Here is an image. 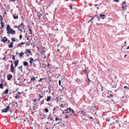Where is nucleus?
Masks as SVG:
<instances>
[{
    "mask_svg": "<svg viewBox=\"0 0 129 129\" xmlns=\"http://www.w3.org/2000/svg\"><path fill=\"white\" fill-rule=\"evenodd\" d=\"M70 117V116H68V115H66V116L65 117V118H68V119Z\"/></svg>",
    "mask_w": 129,
    "mask_h": 129,
    "instance_id": "40",
    "label": "nucleus"
},
{
    "mask_svg": "<svg viewBox=\"0 0 129 129\" xmlns=\"http://www.w3.org/2000/svg\"><path fill=\"white\" fill-rule=\"evenodd\" d=\"M35 80V77L33 76L32 78H31V81H34Z\"/></svg>",
    "mask_w": 129,
    "mask_h": 129,
    "instance_id": "23",
    "label": "nucleus"
},
{
    "mask_svg": "<svg viewBox=\"0 0 129 129\" xmlns=\"http://www.w3.org/2000/svg\"><path fill=\"white\" fill-rule=\"evenodd\" d=\"M28 27L29 30L30 31V30H31V29H30L29 26V25H28Z\"/></svg>",
    "mask_w": 129,
    "mask_h": 129,
    "instance_id": "60",
    "label": "nucleus"
},
{
    "mask_svg": "<svg viewBox=\"0 0 129 129\" xmlns=\"http://www.w3.org/2000/svg\"><path fill=\"white\" fill-rule=\"evenodd\" d=\"M16 0H9V2H15Z\"/></svg>",
    "mask_w": 129,
    "mask_h": 129,
    "instance_id": "51",
    "label": "nucleus"
},
{
    "mask_svg": "<svg viewBox=\"0 0 129 129\" xmlns=\"http://www.w3.org/2000/svg\"><path fill=\"white\" fill-rule=\"evenodd\" d=\"M3 20V17L0 15V21L2 22Z\"/></svg>",
    "mask_w": 129,
    "mask_h": 129,
    "instance_id": "22",
    "label": "nucleus"
},
{
    "mask_svg": "<svg viewBox=\"0 0 129 129\" xmlns=\"http://www.w3.org/2000/svg\"><path fill=\"white\" fill-rule=\"evenodd\" d=\"M13 16L15 19H17L18 18V15L17 14H13Z\"/></svg>",
    "mask_w": 129,
    "mask_h": 129,
    "instance_id": "7",
    "label": "nucleus"
},
{
    "mask_svg": "<svg viewBox=\"0 0 129 129\" xmlns=\"http://www.w3.org/2000/svg\"><path fill=\"white\" fill-rule=\"evenodd\" d=\"M124 88L126 89H129V88L127 87V86H124Z\"/></svg>",
    "mask_w": 129,
    "mask_h": 129,
    "instance_id": "39",
    "label": "nucleus"
},
{
    "mask_svg": "<svg viewBox=\"0 0 129 129\" xmlns=\"http://www.w3.org/2000/svg\"><path fill=\"white\" fill-rule=\"evenodd\" d=\"M46 51L45 50H42V51H41V53L42 54H43Z\"/></svg>",
    "mask_w": 129,
    "mask_h": 129,
    "instance_id": "36",
    "label": "nucleus"
},
{
    "mask_svg": "<svg viewBox=\"0 0 129 129\" xmlns=\"http://www.w3.org/2000/svg\"><path fill=\"white\" fill-rule=\"evenodd\" d=\"M51 98V96H47V98L46 99V101H49Z\"/></svg>",
    "mask_w": 129,
    "mask_h": 129,
    "instance_id": "18",
    "label": "nucleus"
},
{
    "mask_svg": "<svg viewBox=\"0 0 129 129\" xmlns=\"http://www.w3.org/2000/svg\"><path fill=\"white\" fill-rule=\"evenodd\" d=\"M67 112H66V113H70L71 112V108L70 107L69 108H68L67 109Z\"/></svg>",
    "mask_w": 129,
    "mask_h": 129,
    "instance_id": "9",
    "label": "nucleus"
},
{
    "mask_svg": "<svg viewBox=\"0 0 129 129\" xmlns=\"http://www.w3.org/2000/svg\"><path fill=\"white\" fill-rule=\"evenodd\" d=\"M58 120V118L57 117H56L55 119V121H57Z\"/></svg>",
    "mask_w": 129,
    "mask_h": 129,
    "instance_id": "47",
    "label": "nucleus"
},
{
    "mask_svg": "<svg viewBox=\"0 0 129 129\" xmlns=\"http://www.w3.org/2000/svg\"><path fill=\"white\" fill-rule=\"evenodd\" d=\"M95 16V18L97 17L98 20V21L100 20V19L101 18L99 16H98V15H96Z\"/></svg>",
    "mask_w": 129,
    "mask_h": 129,
    "instance_id": "20",
    "label": "nucleus"
},
{
    "mask_svg": "<svg viewBox=\"0 0 129 129\" xmlns=\"http://www.w3.org/2000/svg\"><path fill=\"white\" fill-rule=\"evenodd\" d=\"M44 99L43 100H42L40 102L41 103V105L43 104L44 103Z\"/></svg>",
    "mask_w": 129,
    "mask_h": 129,
    "instance_id": "28",
    "label": "nucleus"
},
{
    "mask_svg": "<svg viewBox=\"0 0 129 129\" xmlns=\"http://www.w3.org/2000/svg\"><path fill=\"white\" fill-rule=\"evenodd\" d=\"M106 121H108V122H109L110 120V119L109 118H106Z\"/></svg>",
    "mask_w": 129,
    "mask_h": 129,
    "instance_id": "38",
    "label": "nucleus"
},
{
    "mask_svg": "<svg viewBox=\"0 0 129 129\" xmlns=\"http://www.w3.org/2000/svg\"><path fill=\"white\" fill-rule=\"evenodd\" d=\"M23 25V23H22L21 24H20L19 25H20V27H22Z\"/></svg>",
    "mask_w": 129,
    "mask_h": 129,
    "instance_id": "48",
    "label": "nucleus"
},
{
    "mask_svg": "<svg viewBox=\"0 0 129 129\" xmlns=\"http://www.w3.org/2000/svg\"><path fill=\"white\" fill-rule=\"evenodd\" d=\"M30 33H29L30 34H32V30H30Z\"/></svg>",
    "mask_w": 129,
    "mask_h": 129,
    "instance_id": "63",
    "label": "nucleus"
},
{
    "mask_svg": "<svg viewBox=\"0 0 129 129\" xmlns=\"http://www.w3.org/2000/svg\"><path fill=\"white\" fill-rule=\"evenodd\" d=\"M122 8L123 10L124 9H126V5H125V6H122Z\"/></svg>",
    "mask_w": 129,
    "mask_h": 129,
    "instance_id": "21",
    "label": "nucleus"
},
{
    "mask_svg": "<svg viewBox=\"0 0 129 129\" xmlns=\"http://www.w3.org/2000/svg\"><path fill=\"white\" fill-rule=\"evenodd\" d=\"M10 107L8 105L7 106L6 108L2 110V112H6L9 111V109H10Z\"/></svg>",
    "mask_w": 129,
    "mask_h": 129,
    "instance_id": "1",
    "label": "nucleus"
},
{
    "mask_svg": "<svg viewBox=\"0 0 129 129\" xmlns=\"http://www.w3.org/2000/svg\"><path fill=\"white\" fill-rule=\"evenodd\" d=\"M39 97L40 98H42L43 97V95H41L40 94H39Z\"/></svg>",
    "mask_w": 129,
    "mask_h": 129,
    "instance_id": "35",
    "label": "nucleus"
},
{
    "mask_svg": "<svg viewBox=\"0 0 129 129\" xmlns=\"http://www.w3.org/2000/svg\"><path fill=\"white\" fill-rule=\"evenodd\" d=\"M59 83V84L60 86H61V81L60 80H59V81L58 82Z\"/></svg>",
    "mask_w": 129,
    "mask_h": 129,
    "instance_id": "42",
    "label": "nucleus"
},
{
    "mask_svg": "<svg viewBox=\"0 0 129 129\" xmlns=\"http://www.w3.org/2000/svg\"><path fill=\"white\" fill-rule=\"evenodd\" d=\"M47 62V65H46H46L47 67H49L50 65V63H48V62Z\"/></svg>",
    "mask_w": 129,
    "mask_h": 129,
    "instance_id": "44",
    "label": "nucleus"
},
{
    "mask_svg": "<svg viewBox=\"0 0 129 129\" xmlns=\"http://www.w3.org/2000/svg\"><path fill=\"white\" fill-rule=\"evenodd\" d=\"M8 92V89H6V90L4 91V93L5 94H7Z\"/></svg>",
    "mask_w": 129,
    "mask_h": 129,
    "instance_id": "25",
    "label": "nucleus"
},
{
    "mask_svg": "<svg viewBox=\"0 0 129 129\" xmlns=\"http://www.w3.org/2000/svg\"><path fill=\"white\" fill-rule=\"evenodd\" d=\"M3 84L2 83H1L0 84V88L1 89H3V87L2 86Z\"/></svg>",
    "mask_w": 129,
    "mask_h": 129,
    "instance_id": "34",
    "label": "nucleus"
},
{
    "mask_svg": "<svg viewBox=\"0 0 129 129\" xmlns=\"http://www.w3.org/2000/svg\"><path fill=\"white\" fill-rule=\"evenodd\" d=\"M114 1L116 2H119V0H114Z\"/></svg>",
    "mask_w": 129,
    "mask_h": 129,
    "instance_id": "59",
    "label": "nucleus"
},
{
    "mask_svg": "<svg viewBox=\"0 0 129 129\" xmlns=\"http://www.w3.org/2000/svg\"><path fill=\"white\" fill-rule=\"evenodd\" d=\"M67 109H65V110H64L63 111L62 113L63 114L64 113H66V112H67Z\"/></svg>",
    "mask_w": 129,
    "mask_h": 129,
    "instance_id": "29",
    "label": "nucleus"
},
{
    "mask_svg": "<svg viewBox=\"0 0 129 129\" xmlns=\"http://www.w3.org/2000/svg\"><path fill=\"white\" fill-rule=\"evenodd\" d=\"M7 41L8 39L6 37H3L2 40L1 41V42H3L4 43H5Z\"/></svg>",
    "mask_w": 129,
    "mask_h": 129,
    "instance_id": "6",
    "label": "nucleus"
},
{
    "mask_svg": "<svg viewBox=\"0 0 129 129\" xmlns=\"http://www.w3.org/2000/svg\"><path fill=\"white\" fill-rule=\"evenodd\" d=\"M1 27L3 28V27H4V25L2 21L1 22Z\"/></svg>",
    "mask_w": 129,
    "mask_h": 129,
    "instance_id": "37",
    "label": "nucleus"
},
{
    "mask_svg": "<svg viewBox=\"0 0 129 129\" xmlns=\"http://www.w3.org/2000/svg\"><path fill=\"white\" fill-rule=\"evenodd\" d=\"M13 43L12 42L10 43V44L9 45V47L10 48H13Z\"/></svg>",
    "mask_w": 129,
    "mask_h": 129,
    "instance_id": "10",
    "label": "nucleus"
},
{
    "mask_svg": "<svg viewBox=\"0 0 129 129\" xmlns=\"http://www.w3.org/2000/svg\"><path fill=\"white\" fill-rule=\"evenodd\" d=\"M11 67H14V66H13V62H12L11 65Z\"/></svg>",
    "mask_w": 129,
    "mask_h": 129,
    "instance_id": "50",
    "label": "nucleus"
},
{
    "mask_svg": "<svg viewBox=\"0 0 129 129\" xmlns=\"http://www.w3.org/2000/svg\"><path fill=\"white\" fill-rule=\"evenodd\" d=\"M105 15L104 14H100V16H99L101 18L103 19L105 18Z\"/></svg>",
    "mask_w": 129,
    "mask_h": 129,
    "instance_id": "11",
    "label": "nucleus"
},
{
    "mask_svg": "<svg viewBox=\"0 0 129 129\" xmlns=\"http://www.w3.org/2000/svg\"><path fill=\"white\" fill-rule=\"evenodd\" d=\"M23 119H21V120H19V124L20 125H24L23 124Z\"/></svg>",
    "mask_w": 129,
    "mask_h": 129,
    "instance_id": "8",
    "label": "nucleus"
},
{
    "mask_svg": "<svg viewBox=\"0 0 129 129\" xmlns=\"http://www.w3.org/2000/svg\"><path fill=\"white\" fill-rule=\"evenodd\" d=\"M7 31H10L11 29V28L10 27L9 25H8L6 28Z\"/></svg>",
    "mask_w": 129,
    "mask_h": 129,
    "instance_id": "15",
    "label": "nucleus"
},
{
    "mask_svg": "<svg viewBox=\"0 0 129 129\" xmlns=\"http://www.w3.org/2000/svg\"><path fill=\"white\" fill-rule=\"evenodd\" d=\"M14 27L15 28L17 27L18 28V27H20V25H19L18 26L15 25Z\"/></svg>",
    "mask_w": 129,
    "mask_h": 129,
    "instance_id": "49",
    "label": "nucleus"
},
{
    "mask_svg": "<svg viewBox=\"0 0 129 129\" xmlns=\"http://www.w3.org/2000/svg\"><path fill=\"white\" fill-rule=\"evenodd\" d=\"M30 60L32 62H33L34 61V59L32 57H30Z\"/></svg>",
    "mask_w": 129,
    "mask_h": 129,
    "instance_id": "41",
    "label": "nucleus"
},
{
    "mask_svg": "<svg viewBox=\"0 0 129 129\" xmlns=\"http://www.w3.org/2000/svg\"><path fill=\"white\" fill-rule=\"evenodd\" d=\"M22 46V45L21 44V43H19L17 45V46L16 47H14V48H17L19 47H21Z\"/></svg>",
    "mask_w": 129,
    "mask_h": 129,
    "instance_id": "17",
    "label": "nucleus"
},
{
    "mask_svg": "<svg viewBox=\"0 0 129 129\" xmlns=\"http://www.w3.org/2000/svg\"><path fill=\"white\" fill-rule=\"evenodd\" d=\"M69 7L71 9H73V8L72 7V5H70L69 6Z\"/></svg>",
    "mask_w": 129,
    "mask_h": 129,
    "instance_id": "56",
    "label": "nucleus"
},
{
    "mask_svg": "<svg viewBox=\"0 0 129 129\" xmlns=\"http://www.w3.org/2000/svg\"><path fill=\"white\" fill-rule=\"evenodd\" d=\"M7 34L11 33L12 34L15 35L16 33V32L15 30H13L11 29L10 31H7Z\"/></svg>",
    "mask_w": 129,
    "mask_h": 129,
    "instance_id": "3",
    "label": "nucleus"
},
{
    "mask_svg": "<svg viewBox=\"0 0 129 129\" xmlns=\"http://www.w3.org/2000/svg\"><path fill=\"white\" fill-rule=\"evenodd\" d=\"M13 56L12 57V59L14 60H15V56L14 55H13Z\"/></svg>",
    "mask_w": 129,
    "mask_h": 129,
    "instance_id": "45",
    "label": "nucleus"
},
{
    "mask_svg": "<svg viewBox=\"0 0 129 129\" xmlns=\"http://www.w3.org/2000/svg\"><path fill=\"white\" fill-rule=\"evenodd\" d=\"M126 3V2H122V4H121V6H125L124 4Z\"/></svg>",
    "mask_w": 129,
    "mask_h": 129,
    "instance_id": "32",
    "label": "nucleus"
},
{
    "mask_svg": "<svg viewBox=\"0 0 129 129\" xmlns=\"http://www.w3.org/2000/svg\"><path fill=\"white\" fill-rule=\"evenodd\" d=\"M21 44L22 45L23 44H24L25 43V42H21Z\"/></svg>",
    "mask_w": 129,
    "mask_h": 129,
    "instance_id": "61",
    "label": "nucleus"
},
{
    "mask_svg": "<svg viewBox=\"0 0 129 129\" xmlns=\"http://www.w3.org/2000/svg\"><path fill=\"white\" fill-rule=\"evenodd\" d=\"M30 49L28 50H27V52H28L29 53H30L31 52V51H30Z\"/></svg>",
    "mask_w": 129,
    "mask_h": 129,
    "instance_id": "43",
    "label": "nucleus"
},
{
    "mask_svg": "<svg viewBox=\"0 0 129 129\" xmlns=\"http://www.w3.org/2000/svg\"><path fill=\"white\" fill-rule=\"evenodd\" d=\"M47 119H48L50 121L54 120L53 119V117L52 116L51 114H50L49 115L48 117L47 118Z\"/></svg>",
    "mask_w": 129,
    "mask_h": 129,
    "instance_id": "4",
    "label": "nucleus"
},
{
    "mask_svg": "<svg viewBox=\"0 0 129 129\" xmlns=\"http://www.w3.org/2000/svg\"><path fill=\"white\" fill-rule=\"evenodd\" d=\"M22 37V35H20L19 36V38H20V39H21Z\"/></svg>",
    "mask_w": 129,
    "mask_h": 129,
    "instance_id": "52",
    "label": "nucleus"
},
{
    "mask_svg": "<svg viewBox=\"0 0 129 129\" xmlns=\"http://www.w3.org/2000/svg\"><path fill=\"white\" fill-rule=\"evenodd\" d=\"M80 112L81 114H83V115H84L85 114V113L84 111H81Z\"/></svg>",
    "mask_w": 129,
    "mask_h": 129,
    "instance_id": "27",
    "label": "nucleus"
},
{
    "mask_svg": "<svg viewBox=\"0 0 129 129\" xmlns=\"http://www.w3.org/2000/svg\"><path fill=\"white\" fill-rule=\"evenodd\" d=\"M23 124L25 125V124H27V123L26 121H27V123H29L30 122V120L28 119V118H26L25 119H23Z\"/></svg>",
    "mask_w": 129,
    "mask_h": 129,
    "instance_id": "2",
    "label": "nucleus"
},
{
    "mask_svg": "<svg viewBox=\"0 0 129 129\" xmlns=\"http://www.w3.org/2000/svg\"><path fill=\"white\" fill-rule=\"evenodd\" d=\"M11 71V72L13 73L14 72V67H11L10 68Z\"/></svg>",
    "mask_w": 129,
    "mask_h": 129,
    "instance_id": "16",
    "label": "nucleus"
},
{
    "mask_svg": "<svg viewBox=\"0 0 129 129\" xmlns=\"http://www.w3.org/2000/svg\"><path fill=\"white\" fill-rule=\"evenodd\" d=\"M62 119L60 118H58V120H59V121H61Z\"/></svg>",
    "mask_w": 129,
    "mask_h": 129,
    "instance_id": "64",
    "label": "nucleus"
},
{
    "mask_svg": "<svg viewBox=\"0 0 129 129\" xmlns=\"http://www.w3.org/2000/svg\"><path fill=\"white\" fill-rule=\"evenodd\" d=\"M24 53H22V52H21V53H20V57H22L24 54Z\"/></svg>",
    "mask_w": 129,
    "mask_h": 129,
    "instance_id": "26",
    "label": "nucleus"
},
{
    "mask_svg": "<svg viewBox=\"0 0 129 129\" xmlns=\"http://www.w3.org/2000/svg\"><path fill=\"white\" fill-rule=\"evenodd\" d=\"M80 81V80L79 79H76V81H77L78 83L79 81Z\"/></svg>",
    "mask_w": 129,
    "mask_h": 129,
    "instance_id": "46",
    "label": "nucleus"
},
{
    "mask_svg": "<svg viewBox=\"0 0 129 129\" xmlns=\"http://www.w3.org/2000/svg\"><path fill=\"white\" fill-rule=\"evenodd\" d=\"M57 107H54L53 108V111H54V110H55L56 109V108Z\"/></svg>",
    "mask_w": 129,
    "mask_h": 129,
    "instance_id": "57",
    "label": "nucleus"
},
{
    "mask_svg": "<svg viewBox=\"0 0 129 129\" xmlns=\"http://www.w3.org/2000/svg\"><path fill=\"white\" fill-rule=\"evenodd\" d=\"M113 95L111 94H110V96H108V95L107 96V97H108L109 98H110L111 97L113 98Z\"/></svg>",
    "mask_w": 129,
    "mask_h": 129,
    "instance_id": "31",
    "label": "nucleus"
},
{
    "mask_svg": "<svg viewBox=\"0 0 129 129\" xmlns=\"http://www.w3.org/2000/svg\"><path fill=\"white\" fill-rule=\"evenodd\" d=\"M19 60L17 59L16 61H14L15 68H16L18 64Z\"/></svg>",
    "mask_w": 129,
    "mask_h": 129,
    "instance_id": "5",
    "label": "nucleus"
},
{
    "mask_svg": "<svg viewBox=\"0 0 129 129\" xmlns=\"http://www.w3.org/2000/svg\"><path fill=\"white\" fill-rule=\"evenodd\" d=\"M42 79L44 80V79L43 78H41V79H40V80H39V82H41V81H42Z\"/></svg>",
    "mask_w": 129,
    "mask_h": 129,
    "instance_id": "55",
    "label": "nucleus"
},
{
    "mask_svg": "<svg viewBox=\"0 0 129 129\" xmlns=\"http://www.w3.org/2000/svg\"><path fill=\"white\" fill-rule=\"evenodd\" d=\"M71 111L72 112V113H75L74 110L73 109H71Z\"/></svg>",
    "mask_w": 129,
    "mask_h": 129,
    "instance_id": "53",
    "label": "nucleus"
},
{
    "mask_svg": "<svg viewBox=\"0 0 129 129\" xmlns=\"http://www.w3.org/2000/svg\"><path fill=\"white\" fill-rule=\"evenodd\" d=\"M26 44L28 46H29L30 45V44L28 43H26Z\"/></svg>",
    "mask_w": 129,
    "mask_h": 129,
    "instance_id": "62",
    "label": "nucleus"
},
{
    "mask_svg": "<svg viewBox=\"0 0 129 129\" xmlns=\"http://www.w3.org/2000/svg\"><path fill=\"white\" fill-rule=\"evenodd\" d=\"M13 77L12 75L11 74H10L9 75V77L7 78V80H10L11 78H12Z\"/></svg>",
    "mask_w": 129,
    "mask_h": 129,
    "instance_id": "12",
    "label": "nucleus"
},
{
    "mask_svg": "<svg viewBox=\"0 0 129 129\" xmlns=\"http://www.w3.org/2000/svg\"><path fill=\"white\" fill-rule=\"evenodd\" d=\"M42 15V14L40 12L38 13H37V16L38 17H39V19H40L41 16Z\"/></svg>",
    "mask_w": 129,
    "mask_h": 129,
    "instance_id": "14",
    "label": "nucleus"
},
{
    "mask_svg": "<svg viewBox=\"0 0 129 129\" xmlns=\"http://www.w3.org/2000/svg\"><path fill=\"white\" fill-rule=\"evenodd\" d=\"M95 18V16H94L91 19V20L92 21V20H93V19H94V18Z\"/></svg>",
    "mask_w": 129,
    "mask_h": 129,
    "instance_id": "54",
    "label": "nucleus"
},
{
    "mask_svg": "<svg viewBox=\"0 0 129 129\" xmlns=\"http://www.w3.org/2000/svg\"><path fill=\"white\" fill-rule=\"evenodd\" d=\"M23 64L25 66H28V63L26 61H24L23 62Z\"/></svg>",
    "mask_w": 129,
    "mask_h": 129,
    "instance_id": "13",
    "label": "nucleus"
},
{
    "mask_svg": "<svg viewBox=\"0 0 129 129\" xmlns=\"http://www.w3.org/2000/svg\"><path fill=\"white\" fill-rule=\"evenodd\" d=\"M45 111L46 112H48V109L47 108H46L45 110Z\"/></svg>",
    "mask_w": 129,
    "mask_h": 129,
    "instance_id": "33",
    "label": "nucleus"
},
{
    "mask_svg": "<svg viewBox=\"0 0 129 129\" xmlns=\"http://www.w3.org/2000/svg\"><path fill=\"white\" fill-rule=\"evenodd\" d=\"M17 40H15V38H13L12 39V42H13V43L14 42H15L16 41H17Z\"/></svg>",
    "mask_w": 129,
    "mask_h": 129,
    "instance_id": "19",
    "label": "nucleus"
},
{
    "mask_svg": "<svg viewBox=\"0 0 129 129\" xmlns=\"http://www.w3.org/2000/svg\"><path fill=\"white\" fill-rule=\"evenodd\" d=\"M26 37H28V38H29L30 37V36L29 35H26Z\"/></svg>",
    "mask_w": 129,
    "mask_h": 129,
    "instance_id": "58",
    "label": "nucleus"
},
{
    "mask_svg": "<svg viewBox=\"0 0 129 129\" xmlns=\"http://www.w3.org/2000/svg\"><path fill=\"white\" fill-rule=\"evenodd\" d=\"M71 115L73 116H74L76 115L75 113H72Z\"/></svg>",
    "mask_w": 129,
    "mask_h": 129,
    "instance_id": "30",
    "label": "nucleus"
},
{
    "mask_svg": "<svg viewBox=\"0 0 129 129\" xmlns=\"http://www.w3.org/2000/svg\"><path fill=\"white\" fill-rule=\"evenodd\" d=\"M22 66H21L20 67H19L18 68L19 69H20V70H21L22 72L23 70V69H22Z\"/></svg>",
    "mask_w": 129,
    "mask_h": 129,
    "instance_id": "24",
    "label": "nucleus"
}]
</instances>
